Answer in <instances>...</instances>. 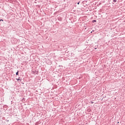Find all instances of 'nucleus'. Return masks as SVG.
I'll list each match as a JSON object with an SVG mask.
<instances>
[{
  "label": "nucleus",
  "instance_id": "20e7f679",
  "mask_svg": "<svg viewBox=\"0 0 125 125\" xmlns=\"http://www.w3.org/2000/svg\"><path fill=\"white\" fill-rule=\"evenodd\" d=\"M14 49H15V50H18L19 49H17V47L13 48Z\"/></svg>",
  "mask_w": 125,
  "mask_h": 125
},
{
  "label": "nucleus",
  "instance_id": "6e6552de",
  "mask_svg": "<svg viewBox=\"0 0 125 125\" xmlns=\"http://www.w3.org/2000/svg\"><path fill=\"white\" fill-rule=\"evenodd\" d=\"M94 49H97V48H94Z\"/></svg>",
  "mask_w": 125,
  "mask_h": 125
},
{
  "label": "nucleus",
  "instance_id": "1a4fd4ad",
  "mask_svg": "<svg viewBox=\"0 0 125 125\" xmlns=\"http://www.w3.org/2000/svg\"><path fill=\"white\" fill-rule=\"evenodd\" d=\"M91 103H92V104H93V102H92Z\"/></svg>",
  "mask_w": 125,
  "mask_h": 125
},
{
  "label": "nucleus",
  "instance_id": "0eeeda50",
  "mask_svg": "<svg viewBox=\"0 0 125 125\" xmlns=\"http://www.w3.org/2000/svg\"><path fill=\"white\" fill-rule=\"evenodd\" d=\"M93 21L94 22H96V20H94Z\"/></svg>",
  "mask_w": 125,
  "mask_h": 125
},
{
  "label": "nucleus",
  "instance_id": "9d476101",
  "mask_svg": "<svg viewBox=\"0 0 125 125\" xmlns=\"http://www.w3.org/2000/svg\"><path fill=\"white\" fill-rule=\"evenodd\" d=\"M7 122H9V120H8Z\"/></svg>",
  "mask_w": 125,
  "mask_h": 125
},
{
  "label": "nucleus",
  "instance_id": "f03ea898",
  "mask_svg": "<svg viewBox=\"0 0 125 125\" xmlns=\"http://www.w3.org/2000/svg\"><path fill=\"white\" fill-rule=\"evenodd\" d=\"M16 76H18L19 75V70H18L17 72L16 73Z\"/></svg>",
  "mask_w": 125,
  "mask_h": 125
},
{
  "label": "nucleus",
  "instance_id": "f257e3e1",
  "mask_svg": "<svg viewBox=\"0 0 125 125\" xmlns=\"http://www.w3.org/2000/svg\"><path fill=\"white\" fill-rule=\"evenodd\" d=\"M32 73L34 75H35V74H36V75H38V74H39V71L37 70H33Z\"/></svg>",
  "mask_w": 125,
  "mask_h": 125
},
{
  "label": "nucleus",
  "instance_id": "39448f33",
  "mask_svg": "<svg viewBox=\"0 0 125 125\" xmlns=\"http://www.w3.org/2000/svg\"><path fill=\"white\" fill-rule=\"evenodd\" d=\"M114 2H117V0H113Z\"/></svg>",
  "mask_w": 125,
  "mask_h": 125
},
{
  "label": "nucleus",
  "instance_id": "7ed1b4c3",
  "mask_svg": "<svg viewBox=\"0 0 125 125\" xmlns=\"http://www.w3.org/2000/svg\"><path fill=\"white\" fill-rule=\"evenodd\" d=\"M16 80H17V82H19V81H21V79H20V77H19L18 79H16Z\"/></svg>",
  "mask_w": 125,
  "mask_h": 125
},
{
  "label": "nucleus",
  "instance_id": "423d86ee",
  "mask_svg": "<svg viewBox=\"0 0 125 125\" xmlns=\"http://www.w3.org/2000/svg\"><path fill=\"white\" fill-rule=\"evenodd\" d=\"M80 1L78 2L77 4H80Z\"/></svg>",
  "mask_w": 125,
  "mask_h": 125
}]
</instances>
